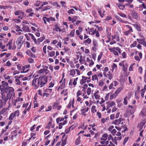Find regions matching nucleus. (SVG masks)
<instances>
[{"label":"nucleus","instance_id":"nucleus-15","mask_svg":"<svg viewBox=\"0 0 146 146\" xmlns=\"http://www.w3.org/2000/svg\"><path fill=\"white\" fill-rule=\"evenodd\" d=\"M137 40L139 43L142 44L145 46L146 47V42L144 39L137 38Z\"/></svg>","mask_w":146,"mask_h":146},{"label":"nucleus","instance_id":"nucleus-27","mask_svg":"<svg viewBox=\"0 0 146 146\" xmlns=\"http://www.w3.org/2000/svg\"><path fill=\"white\" fill-rule=\"evenodd\" d=\"M97 111L96 106L94 105L92 106L91 108V112L92 113H94Z\"/></svg>","mask_w":146,"mask_h":146},{"label":"nucleus","instance_id":"nucleus-21","mask_svg":"<svg viewBox=\"0 0 146 146\" xmlns=\"http://www.w3.org/2000/svg\"><path fill=\"white\" fill-rule=\"evenodd\" d=\"M106 103L108 105V108L110 107H112L115 105V103L113 101L107 102H106Z\"/></svg>","mask_w":146,"mask_h":146},{"label":"nucleus","instance_id":"nucleus-41","mask_svg":"<svg viewBox=\"0 0 146 146\" xmlns=\"http://www.w3.org/2000/svg\"><path fill=\"white\" fill-rule=\"evenodd\" d=\"M92 80L93 81L96 80L98 81V78L97 77V75L96 74H94L93 75L92 77Z\"/></svg>","mask_w":146,"mask_h":146},{"label":"nucleus","instance_id":"nucleus-31","mask_svg":"<svg viewBox=\"0 0 146 146\" xmlns=\"http://www.w3.org/2000/svg\"><path fill=\"white\" fill-rule=\"evenodd\" d=\"M129 99V97L127 96H125L123 99L124 101L123 103L125 105H126L127 104L128 101Z\"/></svg>","mask_w":146,"mask_h":146},{"label":"nucleus","instance_id":"nucleus-14","mask_svg":"<svg viewBox=\"0 0 146 146\" xmlns=\"http://www.w3.org/2000/svg\"><path fill=\"white\" fill-rule=\"evenodd\" d=\"M48 68V67L46 66H45L43 68L40 69V70L37 71L38 73V74H41L44 73L46 71Z\"/></svg>","mask_w":146,"mask_h":146},{"label":"nucleus","instance_id":"nucleus-38","mask_svg":"<svg viewBox=\"0 0 146 146\" xmlns=\"http://www.w3.org/2000/svg\"><path fill=\"white\" fill-rule=\"evenodd\" d=\"M117 5L119 7L120 9L123 10L125 7V6L122 5L120 4L119 3H117Z\"/></svg>","mask_w":146,"mask_h":146},{"label":"nucleus","instance_id":"nucleus-19","mask_svg":"<svg viewBox=\"0 0 146 146\" xmlns=\"http://www.w3.org/2000/svg\"><path fill=\"white\" fill-rule=\"evenodd\" d=\"M83 30L82 28L81 27H79L78 30H76V35H77L79 36Z\"/></svg>","mask_w":146,"mask_h":146},{"label":"nucleus","instance_id":"nucleus-53","mask_svg":"<svg viewBox=\"0 0 146 146\" xmlns=\"http://www.w3.org/2000/svg\"><path fill=\"white\" fill-rule=\"evenodd\" d=\"M73 80L72 82V84L74 86H75L77 84V81L78 78H76L75 79H73Z\"/></svg>","mask_w":146,"mask_h":146},{"label":"nucleus","instance_id":"nucleus-12","mask_svg":"<svg viewBox=\"0 0 146 146\" xmlns=\"http://www.w3.org/2000/svg\"><path fill=\"white\" fill-rule=\"evenodd\" d=\"M103 74L105 77H108L109 79L110 80H111L113 77L112 74L110 71H109L108 73H103Z\"/></svg>","mask_w":146,"mask_h":146},{"label":"nucleus","instance_id":"nucleus-56","mask_svg":"<svg viewBox=\"0 0 146 146\" xmlns=\"http://www.w3.org/2000/svg\"><path fill=\"white\" fill-rule=\"evenodd\" d=\"M137 42L136 41H134L133 43L130 45V47L131 48H132L135 47L137 44Z\"/></svg>","mask_w":146,"mask_h":146},{"label":"nucleus","instance_id":"nucleus-47","mask_svg":"<svg viewBox=\"0 0 146 146\" xmlns=\"http://www.w3.org/2000/svg\"><path fill=\"white\" fill-rule=\"evenodd\" d=\"M15 80V83L16 85H21V82H20L19 79H17V80Z\"/></svg>","mask_w":146,"mask_h":146},{"label":"nucleus","instance_id":"nucleus-29","mask_svg":"<svg viewBox=\"0 0 146 146\" xmlns=\"http://www.w3.org/2000/svg\"><path fill=\"white\" fill-rule=\"evenodd\" d=\"M70 75L72 76V77H74L76 74L75 69L71 70H70Z\"/></svg>","mask_w":146,"mask_h":146},{"label":"nucleus","instance_id":"nucleus-6","mask_svg":"<svg viewBox=\"0 0 146 146\" xmlns=\"http://www.w3.org/2000/svg\"><path fill=\"white\" fill-rule=\"evenodd\" d=\"M32 85L35 88H37L40 86V82L39 78H36L35 76L32 81Z\"/></svg>","mask_w":146,"mask_h":146},{"label":"nucleus","instance_id":"nucleus-30","mask_svg":"<svg viewBox=\"0 0 146 146\" xmlns=\"http://www.w3.org/2000/svg\"><path fill=\"white\" fill-rule=\"evenodd\" d=\"M31 104H30V105L28 106L27 108V109L26 108H25V109L23 111V114L24 115L26 114L27 113V111H29V110L31 108Z\"/></svg>","mask_w":146,"mask_h":146},{"label":"nucleus","instance_id":"nucleus-60","mask_svg":"<svg viewBox=\"0 0 146 146\" xmlns=\"http://www.w3.org/2000/svg\"><path fill=\"white\" fill-rule=\"evenodd\" d=\"M78 17L77 16H74L73 17V18H72V23H74L78 19Z\"/></svg>","mask_w":146,"mask_h":146},{"label":"nucleus","instance_id":"nucleus-4","mask_svg":"<svg viewBox=\"0 0 146 146\" xmlns=\"http://www.w3.org/2000/svg\"><path fill=\"white\" fill-rule=\"evenodd\" d=\"M102 137L100 139V142L102 145L108 144L109 143L108 141H106L108 137L107 133L103 134L102 136Z\"/></svg>","mask_w":146,"mask_h":146},{"label":"nucleus","instance_id":"nucleus-25","mask_svg":"<svg viewBox=\"0 0 146 146\" xmlns=\"http://www.w3.org/2000/svg\"><path fill=\"white\" fill-rule=\"evenodd\" d=\"M45 37L44 35H43L42 37H40V38H38L37 40V42H38V43L36 44H40V42H42L45 39Z\"/></svg>","mask_w":146,"mask_h":146},{"label":"nucleus","instance_id":"nucleus-26","mask_svg":"<svg viewBox=\"0 0 146 146\" xmlns=\"http://www.w3.org/2000/svg\"><path fill=\"white\" fill-rule=\"evenodd\" d=\"M118 95L115 92L113 93H111L110 95V100H111L113 98H115Z\"/></svg>","mask_w":146,"mask_h":146},{"label":"nucleus","instance_id":"nucleus-13","mask_svg":"<svg viewBox=\"0 0 146 146\" xmlns=\"http://www.w3.org/2000/svg\"><path fill=\"white\" fill-rule=\"evenodd\" d=\"M123 120V119L120 118L119 119H115L113 122V124L115 125H118L121 123V121Z\"/></svg>","mask_w":146,"mask_h":146},{"label":"nucleus","instance_id":"nucleus-11","mask_svg":"<svg viewBox=\"0 0 146 146\" xmlns=\"http://www.w3.org/2000/svg\"><path fill=\"white\" fill-rule=\"evenodd\" d=\"M131 15L133 18L137 20H139L140 17L137 12L134 11H133L131 13Z\"/></svg>","mask_w":146,"mask_h":146},{"label":"nucleus","instance_id":"nucleus-63","mask_svg":"<svg viewBox=\"0 0 146 146\" xmlns=\"http://www.w3.org/2000/svg\"><path fill=\"white\" fill-rule=\"evenodd\" d=\"M108 120V118H103L101 120V122L102 123H104L106 122V121Z\"/></svg>","mask_w":146,"mask_h":146},{"label":"nucleus","instance_id":"nucleus-35","mask_svg":"<svg viewBox=\"0 0 146 146\" xmlns=\"http://www.w3.org/2000/svg\"><path fill=\"white\" fill-rule=\"evenodd\" d=\"M23 38V36H20L17 39L16 42L22 43L21 41H22Z\"/></svg>","mask_w":146,"mask_h":146},{"label":"nucleus","instance_id":"nucleus-57","mask_svg":"<svg viewBox=\"0 0 146 146\" xmlns=\"http://www.w3.org/2000/svg\"><path fill=\"white\" fill-rule=\"evenodd\" d=\"M131 32V31L130 30H127V31L124 32V33L125 35H128Z\"/></svg>","mask_w":146,"mask_h":146},{"label":"nucleus","instance_id":"nucleus-45","mask_svg":"<svg viewBox=\"0 0 146 146\" xmlns=\"http://www.w3.org/2000/svg\"><path fill=\"white\" fill-rule=\"evenodd\" d=\"M75 30L74 29L72 30L71 31L69 34V35L70 37H72L74 36L75 34Z\"/></svg>","mask_w":146,"mask_h":146},{"label":"nucleus","instance_id":"nucleus-1","mask_svg":"<svg viewBox=\"0 0 146 146\" xmlns=\"http://www.w3.org/2000/svg\"><path fill=\"white\" fill-rule=\"evenodd\" d=\"M7 91L3 92L2 94V99L5 103L9 100H12L15 97L14 89L12 87H9L7 89Z\"/></svg>","mask_w":146,"mask_h":146},{"label":"nucleus","instance_id":"nucleus-48","mask_svg":"<svg viewBox=\"0 0 146 146\" xmlns=\"http://www.w3.org/2000/svg\"><path fill=\"white\" fill-rule=\"evenodd\" d=\"M91 88L90 87H88V88L87 89V91H86V93L87 94L88 96L90 95L91 94Z\"/></svg>","mask_w":146,"mask_h":146},{"label":"nucleus","instance_id":"nucleus-40","mask_svg":"<svg viewBox=\"0 0 146 146\" xmlns=\"http://www.w3.org/2000/svg\"><path fill=\"white\" fill-rule=\"evenodd\" d=\"M75 13V11L74 9H69L68 11V13L69 15H70V14H74Z\"/></svg>","mask_w":146,"mask_h":146},{"label":"nucleus","instance_id":"nucleus-18","mask_svg":"<svg viewBox=\"0 0 146 146\" xmlns=\"http://www.w3.org/2000/svg\"><path fill=\"white\" fill-rule=\"evenodd\" d=\"M82 79L80 80V84H83L87 82L86 80L87 77L83 76H82Z\"/></svg>","mask_w":146,"mask_h":146},{"label":"nucleus","instance_id":"nucleus-20","mask_svg":"<svg viewBox=\"0 0 146 146\" xmlns=\"http://www.w3.org/2000/svg\"><path fill=\"white\" fill-rule=\"evenodd\" d=\"M65 79H64L63 80L62 83L58 87V90H61L64 88L65 86Z\"/></svg>","mask_w":146,"mask_h":146},{"label":"nucleus","instance_id":"nucleus-9","mask_svg":"<svg viewBox=\"0 0 146 146\" xmlns=\"http://www.w3.org/2000/svg\"><path fill=\"white\" fill-rule=\"evenodd\" d=\"M89 110V108L88 107H87L86 106H82L80 109L81 114L85 116L86 115L85 113L88 111Z\"/></svg>","mask_w":146,"mask_h":146},{"label":"nucleus","instance_id":"nucleus-24","mask_svg":"<svg viewBox=\"0 0 146 146\" xmlns=\"http://www.w3.org/2000/svg\"><path fill=\"white\" fill-rule=\"evenodd\" d=\"M28 35L30 36L31 38L34 41V43L36 44L38 43V42H37V40L35 38V36L33 34L30 33H29Z\"/></svg>","mask_w":146,"mask_h":146},{"label":"nucleus","instance_id":"nucleus-52","mask_svg":"<svg viewBox=\"0 0 146 146\" xmlns=\"http://www.w3.org/2000/svg\"><path fill=\"white\" fill-rule=\"evenodd\" d=\"M81 141L80 140V138L79 137L75 141V143L76 145H78L80 144Z\"/></svg>","mask_w":146,"mask_h":146},{"label":"nucleus","instance_id":"nucleus-17","mask_svg":"<svg viewBox=\"0 0 146 146\" xmlns=\"http://www.w3.org/2000/svg\"><path fill=\"white\" fill-rule=\"evenodd\" d=\"M93 46L92 48V50H93L95 51L96 50V48L98 47L97 41L95 40H93Z\"/></svg>","mask_w":146,"mask_h":146},{"label":"nucleus","instance_id":"nucleus-49","mask_svg":"<svg viewBox=\"0 0 146 146\" xmlns=\"http://www.w3.org/2000/svg\"><path fill=\"white\" fill-rule=\"evenodd\" d=\"M54 30L56 31H58L59 32H60L62 31L61 29L57 25L56 26L55 28L54 29Z\"/></svg>","mask_w":146,"mask_h":146},{"label":"nucleus","instance_id":"nucleus-34","mask_svg":"<svg viewBox=\"0 0 146 146\" xmlns=\"http://www.w3.org/2000/svg\"><path fill=\"white\" fill-rule=\"evenodd\" d=\"M91 42V40L89 38H88L86 40H85L84 42V43L86 45L90 44Z\"/></svg>","mask_w":146,"mask_h":146},{"label":"nucleus","instance_id":"nucleus-55","mask_svg":"<svg viewBox=\"0 0 146 146\" xmlns=\"http://www.w3.org/2000/svg\"><path fill=\"white\" fill-rule=\"evenodd\" d=\"M16 44H17V48L18 49H20L23 44L22 43L16 42Z\"/></svg>","mask_w":146,"mask_h":146},{"label":"nucleus","instance_id":"nucleus-7","mask_svg":"<svg viewBox=\"0 0 146 146\" xmlns=\"http://www.w3.org/2000/svg\"><path fill=\"white\" fill-rule=\"evenodd\" d=\"M19 110H17L14 112L11 113L9 118V120H12L15 116L18 117L19 115Z\"/></svg>","mask_w":146,"mask_h":146},{"label":"nucleus","instance_id":"nucleus-58","mask_svg":"<svg viewBox=\"0 0 146 146\" xmlns=\"http://www.w3.org/2000/svg\"><path fill=\"white\" fill-rule=\"evenodd\" d=\"M72 127L71 126L70 127L67 128L65 129V132L66 134H68L69 133L70 130Z\"/></svg>","mask_w":146,"mask_h":146},{"label":"nucleus","instance_id":"nucleus-28","mask_svg":"<svg viewBox=\"0 0 146 146\" xmlns=\"http://www.w3.org/2000/svg\"><path fill=\"white\" fill-rule=\"evenodd\" d=\"M146 109L145 108H143L141 110V111L140 113V115L142 116V117H144L146 116Z\"/></svg>","mask_w":146,"mask_h":146},{"label":"nucleus","instance_id":"nucleus-50","mask_svg":"<svg viewBox=\"0 0 146 146\" xmlns=\"http://www.w3.org/2000/svg\"><path fill=\"white\" fill-rule=\"evenodd\" d=\"M52 90L50 88H46L44 90V92L50 94Z\"/></svg>","mask_w":146,"mask_h":146},{"label":"nucleus","instance_id":"nucleus-61","mask_svg":"<svg viewBox=\"0 0 146 146\" xmlns=\"http://www.w3.org/2000/svg\"><path fill=\"white\" fill-rule=\"evenodd\" d=\"M12 100L13 105L16 106L17 105V103L18 102L17 99H15V100Z\"/></svg>","mask_w":146,"mask_h":146},{"label":"nucleus","instance_id":"nucleus-43","mask_svg":"<svg viewBox=\"0 0 146 146\" xmlns=\"http://www.w3.org/2000/svg\"><path fill=\"white\" fill-rule=\"evenodd\" d=\"M51 8V7L49 6L45 7H43V9L41 10V11L42 12V11L47 10L48 9H50Z\"/></svg>","mask_w":146,"mask_h":146},{"label":"nucleus","instance_id":"nucleus-44","mask_svg":"<svg viewBox=\"0 0 146 146\" xmlns=\"http://www.w3.org/2000/svg\"><path fill=\"white\" fill-rule=\"evenodd\" d=\"M55 19L54 17H50L49 18H47V21L48 22L50 21H54Z\"/></svg>","mask_w":146,"mask_h":146},{"label":"nucleus","instance_id":"nucleus-23","mask_svg":"<svg viewBox=\"0 0 146 146\" xmlns=\"http://www.w3.org/2000/svg\"><path fill=\"white\" fill-rule=\"evenodd\" d=\"M22 30L24 32H29V27L25 25L23 26V27L22 28Z\"/></svg>","mask_w":146,"mask_h":146},{"label":"nucleus","instance_id":"nucleus-16","mask_svg":"<svg viewBox=\"0 0 146 146\" xmlns=\"http://www.w3.org/2000/svg\"><path fill=\"white\" fill-rule=\"evenodd\" d=\"M135 108L136 106H132L130 105H129L128 106V109L130 110V113L131 114H133L134 113Z\"/></svg>","mask_w":146,"mask_h":146},{"label":"nucleus","instance_id":"nucleus-2","mask_svg":"<svg viewBox=\"0 0 146 146\" xmlns=\"http://www.w3.org/2000/svg\"><path fill=\"white\" fill-rule=\"evenodd\" d=\"M49 78H51L52 77L51 76H40L39 78L40 87H43L47 82L48 79Z\"/></svg>","mask_w":146,"mask_h":146},{"label":"nucleus","instance_id":"nucleus-33","mask_svg":"<svg viewBox=\"0 0 146 146\" xmlns=\"http://www.w3.org/2000/svg\"><path fill=\"white\" fill-rule=\"evenodd\" d=\"M123 89L122 87H120L117 88L115 91V92L118 95L119 94L121 91Z\"/></svg>","mask_w":146,"mask_h":146},{"label":"nucleus","instance_id":"nucleus-46","mask_svg":"<svg viewBox=\"0 0 146 146\" xmlns=\"http://www.w3.org/2000/svg\"><path fill=\"white\" fill-rule=\"evenodd\" d=\"M135 64L134 63H133L131 64L129 67V70L130 71H131L133 70V66Z\"/></svg>","mask_w":146,"mask_h":146},{"label":"nucleus","instance_id":"nucleus-22","mask_svg":"<svg viewBox=\"0 0 146 146\" xmlns=\"http://www.w3.org/2000/svg\"><path fill=\"white\" fill-rule=\"evenodd\" d=\"M12 40H10L8 42V43L6 45V46L7 47H8V49L9 50H10L12 48Z\"/></svg>","mask_w":146,"mask_h":146},{"label":"nucleus","instance_id":"nucleus-36","mask_svg":"<svg viewBox=\"0 0 146 146\" xmlns=\"http://www.w3.org/2000/svg\"><path fill=\"white\" fill-rule=\"evenodd\" d=\"M133 25L137 31H140L141 30V27L138 24H134Z\"/></svg>","mask_w":146,"mask_h":146},{"label":"nucleus","instance_id":"nucleus-5","mask_svg":"<svg viewBox=\"0 0 146 146\" xmlns=\"http://www.w3.org/2000/svg\"><path fill=\"white\" fill-rule=\"evenodd\" d=\"M109 50L112 52L113 53V54L115 55L118 56L119 54L118 52L120 54L121 53V49L118 47H113L112 48H110Z\"/></svg>","mask_w":146,"mask_h":146},{"label":"nucleus","instance_id":"nucleus-54","mask_svg":"<svg viewBox=\"0 0 146 146\" xmlns=\"http://www.w3.org/2000/svg\"><path fill=\"white\" fill-rule=\"evenodd\" d=\"M22 13H24L20 11H19L15 12L14 13V14L16 15H19L21 14Z\"/></svg>","mask_w":146,"mask_h":146},{"label":"nucleus","instance_id":"nucleus-10","mask_svg":"<svg viewBox=\"0 0 146 146\" xmlns=\"http://www.w3.org/2000/svg\"><path fill=\"white\" fill-rule=\"evenodd\" d=\"M145 123L146 121L143 120L138 124L137 127L139 131H140L143 129V127L145 125Z\"/></svg>","mask_w":146,"mask_h":146},{"label":"nucleus","instance_id":"nucleus-3","mask_svg":"<svg viewBox=\"0 0 146 146\" xmlns=\"http://www.w3.org/2000/svg\"><path fill=\"white\" fill-rule=\"evenodd\" d=\"M119 65L122 67L121 70L124 75H127V72L128 66L127 63L125 61H122L119 63Z\"/></svg>","mask_w":146,"mask_h":146},{"label":"nucleus","instance_id":"nucleus-37","mask_svg":"<svg viewBox=\"0 0 146 146\" xmlns=\"http://www.w3.org/2000/svg\"><path fill=\"white\" fill-rule=\"evenodd\" d=\"M8 110L7 108H5L3 109L0 112V114H6V112Z\"/></svg>","mask_w":146,"mask_h":146},{"label":"nucleus","instance_id":"nucleus-42","mask_svg":"<svg viewBox=\"0 0 146 146\" xmlns=\"http://www.w3.org/2000/svg\"><path fill=\"white\" fill-rule=\"evenodd\" d=\"M117 65L115 63H113V65L111 66L112 69L111 71L112 72H113L114 71V70L115 69V70H116L117 68Z\"/></svg>","mask_w":146,"mask_h":146},{"label":"nucleus","instance_id":"nucleus-51","mask_svg":"<svg viewBox=\"0 0 146 146\" xmlns=\"http://www.w3.org/2000/svg\"><path fill=\"white\" fill-rule=\"evenodd\" d=\"M22 69L23 70V71H21V73H26L28 72V70H29V69H27L25 68H23V66H22Z\"/></svg>","mask_w":146,"mask_h":146},{"label":"nucleus","instance_id":"nucleus-64","mask_svg":"<svg viewBox=\"0 0 146 146\" xmlns=\"http://www.w3.org/2000/svg\"><path fill=\"white\" fill-rule=\"evenodd\" d=\"M106 146H115V145L111 141L110 142V143L108 144H105Z\"/></svg>","mask_w":146,"mask_h":146},{"label":"nucleus","instance_id":"nucleus-59","mask_svg":"<svg viewBox=\"0 0 146 146\" xmlns=\"http://www.w3.org/2000/svg\"><path fill=\"white\" fill-rule=\"evenodd\" d=\"M118 14L120 16L124 18H126V15L122 13H118Z\"/></svg>","mask_w":146,"mask_h":146},{"label":"nucleus","instance_id":"nucleus-32","mask_svg":"<svg viewBox=\"0 0 146 146\" xmlns=\"http://www.w3.org/2000/svg\"><path fill=\"white\" fill-rule=\"evenodd\" d=\"M60 94H63L64 96H66L68 94V90L67 89L63 90L60 93Z\"/></svg>","mask_w":146,"mask_h":146},{"label":"nucleus","instance_id":"nucleus-39","mask_svg":"<svg viewBox=\"0 0 146 146\" xmlns=\"http://www.w3.org/2000/svg\"><path fill=\"white\" fill-rule=\"evenodd\" d=\"M48 52H49L48 54L50 57H52L54 56L55 54V52L54 51H52L49 52L48 51H47Z\"/></svg>","mask_w":146,"mask_h":146},{"label":"nucleus","instance_id":"nucleus-62","mask_svg":"<svg viewBox=\"0 0 146 146\" xmlns=\"http://www.w3.org/2000/svg\"><path fill=\"white\" fill-rule=\"evenodd\" d=\"M125 26L127 28L126 29L127 30H130L131 31V32H133V30L132 28L128 25H125Z\"/></svg>","mask_w":146,"mask_h":146},{"label":"nucleus","instance_id":"nucleus-8","mask_svg":"<svg viewBox=\"0 0 146 146\" xmlns=\"http://www.w3.org/2000/svg\"><path fill=\"white\" fill-rule=\"evenodd\" d=\"M1 83L2 84L0 85V90L2 92L5 89L7 90V89L9 87H8V84L7 82L2 81Z\"/></svg>","mask_w":146,"mask_h":146}]
</instances>
